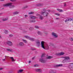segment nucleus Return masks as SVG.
<instances>
[{
	"instance_id": "19",
	"label": "nucleus",
	"mask_w": 73,
	"mask_h": 73,
	"mask_svg": "<svg viewBox=\"0 0 73 73\" xmlns=\"http://www.w3.org/2000/svg\"><path fill=\"white\" fill-rule=\"evenodd\" d=\"M35 71L36 72H40L41 71V69H35Z\"/></svg>"
},
{
	"instance_id": "21",
	"label": "nucleus",
	"mask_w": 73,
	"mask_h": 73,
	"mask_svg": "<svg viewBox=\"0 0 73 73\" xmlns=\"http://www.w3.org/2000/svg\"><path fill=\"white\" fill-rule=\"evenodd\" d=\"M50 72H51V73H56V70H51L50 71Z\"/></svg>"
},
{
	"instance_id": "40",
	"label": "nucleus",
	"mask_w": 73,
	"mask_h": 73,
	"mask_svg": "<svg viewBox=\"0 0 73 73\" xmlns=\"http://www.w3.org/2000/svg\"><path fill=\"white\" fill-rule=\"evenodd\" d=\"M16 0H10L11 1H15Z\"/></svg>"
},
{
	"instance_id": "2",
	"label": "nucleus",
	"mask_w": 73,
	"mask_h": 73,
	"mask_svg": "<svg viewBox=\"0 0 73 73\" xmlns=\"http://www.w3.org/2000/svg\"><path fill=\"white\" fill-rule=\"evenodd\" d=\"M4 7H9L10 8H12L15 7V6L12 5V3H7L3 5Z\"/></svg>"
},
{
	"instance_id": "22",
	"label": "nucleus",
	"mask_w": 73,
	"mask_h": 73,
	"mask_svg": "<svg viewBox=\"0 0 73 73\" xmlns=\"http://www.w3.org/2000/svg\"><path fill=\"white\" fill-rule=\"evenodd\" d=\"M29 40H31V41H35V39L33 38H31V37H30Z\"/></svg>"
},
{
	"instance_id": "5",
	"label": "nucleus",
	"mask_w": 73,
	"mask_h": 73,
	"mask_svg": "<svg viewBox=\"0 0 73 73\" xmlns=\"http://www.w3.org/2000/svg\"><path fill=\"white\" fill-rule=\"evenodd\" d=\"M40 13L41 15H43L44 16L46 17V16H47L48 15V13H46V12H41Z\"/></svg>"
},
{
	"instance_id": "39",
	"label": "nucleus",
	"mask_w": 73,
	"mask_h": 73,
	"mask_svg": "<svg viewBox=\"0 0 73 73\" xmlns=\"http://www.w3.org/2000/svg\"><path fill=\"white\" fill-rule=\"evenodd\" d=\"M44 54H42L41 56V58H42V57H44Z\"/></svg>"
},
{
	"instance_id": "56",
	"label": "nucleus",
	"mask_w": 73,
	"mask_h": 73,
	"mask_svg": "<svg viewBox=\"0 0 73 73\" xmlns=\"http://www.w3.org/2000/svg\"><path fill=\"white\" fill-rule=\"evenodd\" d=\"M31 49H32V50H33V49H32V48H31Z\"/></svg>"
},
{
	"instance_id": "53",
	"label": "nucleus",
	"mask_w": 73,
	"mask_h": 73,
	"mask_svg": "<svg viewBox=\"0 0 73 73\" xmlns=\"http://www.w3.org/2000/svg\"><path fill=\"white\" fill-rule=\"evenodd\" d=\"M28 6H27L26 7H25V8H27Z\"/></svg>"
},
{
	"instance_id": "52",
	"label": "nucleus",
	"mask_w": 73,
	"mask_h": 73,
	"mask_svg": "<svg viewBox=\"0 0 73 73\" xmlns=\"http://www.w3.org/2000/svg\"><path fill=\"white\" fill-rule=\"evenodd\" d=\"M1 1H4V0H1Z\"/></svg>"
},
{
	"instance_id": "50",
	"label": "nucleus",
	"mask_w": 73,
	"mask_h": 73,
	"mask_svg": "<svg viewBox=\"0 0 73 73\" xmlns=\"http://www.w3.org/2000/svg\"><path fill=\"white\" fill-rule=\"evenodd\" d=\"M33 60L34 59H35V57H33L32 58Z\"/></svg>"
},
{
	"instance_id": "28",
	"label": "nucleus",
	"mask_w": 73,
	"mask_h": 73,
	"mask_svg": "<svg viewBox=\"0 0 73 73\" xmlns=\"http://www.w3.org/2000/svg\"><path fill=\"white\" fill-rule=\"evenodd\" d=\"M18 13H19V12L16 11L14 13L13 15H17V14H18Z\"/></svg>"
},
{
	"instance_id": "18",
	"label": "nucleus",
	"mask_w": 73,
	"mask_h": 73,
	"mask_svg": "<svg viewBox=\"0 0 73 73\" xmlns=\"http://www.w3.org/2000/svg\"><path fill=\"white\" fill-rule=\"evenodd\" d=\"M53 58V56H48L46 57V58L47 59H51V58Z\"/></svg>"
},
{
	"instance_id": "14",
	"label": "nucleus",
	"mask_w": 73,
	"mask_h": 73,
	"mask_svg": "<svg viewBox=\"0 0 73 73\" xmlns=\"http://www.w3.org/2000/svg\"><path fill=\"white\" fill-rule=\"evenodd\" d=\"M56 10L58 11L59 12H64V11L62 9H57Z\"/></svg>"
},
{
	"instance_id": "32",
	"label": "nucleus",
	"mask_w": 73,
	"mask_h": 73,
	"mask_svg": "<svg viewBox=\"0 0 73 73\" xmlns=\"http://www.w3.org/2000/svg\"><path fill=\"white\" fill-rule=\"evenodd\" d=\"M33 13H34V12H30L29 13V15H31V14H33Z\"/></svg>"
},
{
	"instance_id": "46",
	"label": "nucleus",
	"mask_w": 73,
	"mask_h": 73,
	"mask_svg": "<svg viewBox=\"0 0 73 73\" xmlns=\"http://www.w3.org/2000/svg\"><path fill=\"white\" fill-rule=\"evenodd\" d=\"M71 41H73V38H71Z\"/></svg>"
},
{
	"instance_id": "58",
	"label": "nucleus",
	"mask_w": 73,
	"mask_h": 73,
	"mask_svg": "<svg viewBox=\"0 0 73 73\" xmlns=\"http://www.w3.org/2000/svg\"><path fill=\"white\" fill-rule=\"evenodd\" d=\"M6 57V56H5V57Z\"/></svg>"
},
{
	"instance_id": "44",
	"label": "nucleus",
	"mask_w": 73,
	"mask_h": 73,
	"mask_svg": "<svg viewBox=\"0 0 73 73\" xmlns=\"http://www.w3.org/2000/svg\"><path fill=\"white\" fill-rule=\"evenodd\" d=\"M6 58L5 57V59H3V61H5V59Z\"/></svg>"
},
{
	"instance_id": "35",
	"label": "nucleus",
	"mask_w": 73,
	"mask_h": 73,
	"mask_svg": "<svg viewBox=\"0 0 73 73\" xmlns=\"http://www.w3.org/2000/svg\"><path fill=\"white\" fill-rule=\"evenodd\" d=\"M34 67H37V66H38V65L37 64H35L34 65Z\"/></svg>"
},
{
	"instance_id": "20",
	"label": "nucleus",
	"mask_w": 73,
	"mask_h": 73,
	"mask_svg": "<svg viewBox=\"0 0 73 73\" xmlns=\"http://www.w3.org/2000/svg\"><path fill=\"white\" fill-rule=\"evenodd\" d=\"M62 66V64H59L56 65V67H60Z\"/></svg>"
},
{
	"instance_id": "1",
	"label": "nucleus",
	"mask_w": 73,
	"mask_h": 73,
	"mask_svg": "<svg viewBox=\"0 0 73 73\" xmlns=\"http://www.w3.org/2000/svg\"><path fill=\"white\" fill-rule=\"evenodd\" d=\"M41 46L42 48L44 49H45L46 50H49V47L48 46V45L46 44L45 46H44V42L42 41L41 42Z\"/></svg>"
},
{
	"instance_id": "57",
	"label": "nucleus",
	"mask_w": 73,
	"mask_h": 73,
	"mask_svg": "<svg viewBox=\"0 0 73 73\" xmlns=\"http://www.w3.org/2000/svg\"><path fill=\"white\" fill-rule=\"evenodd\" d=\"M63 58H64V57H62V58H63Z\"/></svg>"
},
{
	"instance_id": "47",
	"label": "nucleus",
	"mask_w": 73,
	"mask_h": 73,
	"mask_svg": "<svg viewBox=\"0 0 73 73\" xmlns=\"http://www.w3.org/2000/svg\"><path fill=\"white\" fill-rule=\"evenodd\" d=\"M3 14V13H0V15H1Z\"/></svg>"
},
{
	"instance_id": "13",
	"label": "nucleus",
	"mask_w": 73,
	"mask_h": 73,
	"mask_svg": "<svg viewBox=\"0 0 73 73\" xmlns=\"http://www.w3.org/2000/svg\"><path fill=\"white\" fill-rule=\"evenodd\" d=\"M7 44H8L9 45H10V46H11V45H13L12 42L9 41H8L7 42Z\"/></svg>"
},
{
	"instance_id": "45",
	"label": "nucleus",
	"mask_w": 73,
	"mask_h": 73,
	"mask_svg": "<svg viewBox=\"0 0 73 73\" xmlns=\"http://www.w3.org/2000/svg\"><path fill=\"white\" fill-rule=\"evenodd\" d=\"M3 68H0V70H3Z\"/></svg>"
},
{
	"instance_id": "59",
	"label": "nucleus",
	"mask_w": 73,
	"mask_h": 73,
	"mask_svg": "<svg viewBox=\"0 0 73 73\" xmlns=\"http://www.w3.org/2000/svg\"><path fill=\"white\" fill-rule=\"evenodd\" d=\"M50 73L51 72H50Z\"/></svg>"
},
{
	"instance_id": "33",
	"label": "nucleus",
	"mask_w": 73,
	"mask_h": 73,
	"mask_svg": "<svg viewBox=\"0 0 73 73\" xmlns=\"http://www.w3.org/2000/svg\"><path fill=\"white\" fill-rule=\"evenodd\" d=\"M43 11H43L44 12H47V11H46V9H43Z\"/></svg>"
},
{
	"instance_id": "48",
	"label": "nucleus",
	"mask_w": 73,
	"mask_h": 73,
	"mask_svg": "<svg viewBox=\"0 0 73 73\" xmlns=\"http://www.w3.org/2000/svg\"><path fill=\"white\" fill-rule=\"evenodd\" d=\"M31 60L29 61V63H31Z\"/></svg>"
},
{
	"instance_id": "15",
	"label": "nucleus",
	"mask_w": 73,
	"mask_h": 73,
	"mask_svg": "<svg viewBox=\"0 0 73 73\" xmlns=\"http://www.w3.org/2000/svg\"><path fill=\"white\" fill-rule=\"evenodd\" d=\"M72 19L71 18H68L65 21V23H66L68 21H71Z\"/></svg>"
},
{
	"instance_id": "27",
	"label": "nucleus",
	"mask_w": 73,
	"mask_h": 73,
	"mask_svg": "<svg viewBox=\"0 0 73 73\" xmlns=\"http://www.w3.org/2000/svg\"><path fill=\"white\" fill-rule=\"evenodd\" d=\"M39 19H40V20H42V19H44V17H42V16H40L39 17Z\"/></svg>"
},
{
	"instance_id": "11",
	"label": "nucleus",
	"mask_w": 73,
	"mask_h": 73,
	"mask_svg": "<svg viewBox=\"0 0 73 73\" xmlns=\"http://www.w3.org/2000/svg\"><path fill=\"white\" fill-rule=\"evenodd\" d=\"M36 45H37L38 47H39L40 45V41L38 40L36 41Z\"/></svg>"
},
{
	"instance_id": "31",
	"label": "nucleus",
	"mask_w": 73,
	"mask_h": 73,
	"mask_svg": "<svg viewBox=\"0 0 73 73\" xmlns=\"http://www.w3.org/2000/svg\"><path fill=\"white\" fill-rule=\"evenodd\" d=\"M7 20H8V18H5V19H3V21H7Z\"/></svg>"
},
{
	"instance_id": "29",
	"label": "nucleus",
	"mask_w": 73,
	"mask_h": 73,
	"mask_svg": "<svg viewBox=\"0 0 73 73\" xmlns=\"http://www.w3.org/2000/svg\"><path fill=\"white\" fill-rule=\"evenodd\" d=\"M38 35H42V33L40 31H38Z\"/></svg>"
},
{
	"instance_id": "38",
	"label": "nucleus",
	"mask_w": 73,
	"mask_h": 73,
	"mask_svg": "<svg viewBox=\"0 0 73 73\" xmlns=\"http://www.w3.org/2000/svg\"><path fill=\"white\" fill-rule=\"evenodd\" d=\"M25 18H27V17H28V15H25Z\"/></svg>"
},
{
	"instance_id": "36",
	"label": "nucleus",
	"mask_w": 73,
	"mask_h": 73,
	"mask_svg": "<svg viewBox=\"0 0 73 73\" xmlns=\"http://www.w3.org/2000/svg\"><path fill=\"white\" fill-rule=\"evenodd\" d=\"M42 5V4H39L38 5V6H39V7H40Z\"/></svg>"
},
{
	"instance_id": "54",
	"label": "nucleus",
	"mask_w": 73,
	"mask_h": 73,
	"mask_svg": "<svg viewBox=\"0 0 73 73\" xmlns=\"http://www.w3.org/2000/svg\"><path fill=\"white\" fill-rule=\"evenodd\" d=\"M1 36H0V38H1Z\"/></svg>"
},
{
	"instance_id": "23",
	"label": "nucleus",
	"mask_w": 73,
	"mask_h": 73,
	"mask_svg": "<svg viewBox=\"0 0 73 73\" xmlns=\"http://www.w3.org/2000/svg\"><path fill=\"white\" fill-rule=\"evenodd\" d=\"M4 32L5 34H8V30H5L4 31Z\"/></svg>"
},
{
	"instance_id": "7",
	"label": "nucleus",
	"mask_w": 73,
	"mask_h": 73,
	"mask_svg": "<svg viewBox=\"0 0 73 73\" xmlns=\"http://www.w3.org/2000/svg\"><path fill=\"white\" fill-rule=\"evenodd\" d=\"M52 35L54 38H57L58 37V35H57V34H56L54 33H52Z\"/></svg>"
},
{
	"instance_id": "12",
	"label": "nucleus",
	"mask_w": 73,
	"mask_h": 73,
	"mask_svg": "<svg viewBox=\"0 0 73 73\" xmlns=\"http://www.w3.org/2000/svg\"><path fill=\"white\" fill-rule=\"evenodd\" d=\"M7 44H8L9 45H10V46H11V45H13L12 42L9 41H8L7 42Z\"/></svg>"
},
{
	"instance_id": "30",
	"label": "nucleus",
	"mask_w": 73,
	"mask_h": 73,
	"mask_svg": "<svg viewBox=\"0 0 73 73\" xmlns=\"http://www.w3.org/2000/svg\"><path fill=\"white\" fill-rule=\"evenodd\" d=\"M35 28H36V29H38L39 28V27L37 26H35Z\"/></svg>"
},
{
	"instance_id": "34",
	"label": "nucleus",
	"mask_w": 73,
	"mask_h": 73,
	"mask_svg": "<svg viewBox=\"0 0 73 73\" xmlns=\"http://www.w3.org/2000/svg\"><path fill=\"white\" fill-rule=\"evenodd\" d=\"M55 15H56V16H60V14L58 13H56Z\"/></svg>"
},
{
	"instance_id": "9",
	"label": "nucleus",
	"mask_w": 73,
	"mask_h": 73,
	"mask_svg": "<svg viewBox=\"0 0 73 73\" xmlns=\"http://www.w3.org/2000/svg\"><path fill=\"white\" fill-rule=\"evenodd\" d=\"M30 18L31 19H37V17L34 15H30Z\"/></svg>"
},
{
	"instance_id": "41",
	"label": "nucleus",
	"mask_w": 73,
	"mask_h": 73,
	"mask_svg": "<svg viewBox=\"0 0 73 73\" xmlns=\"http://www.w3.org/2000/svg\"><path fill=\"white\" fill-rule=\"evenodd\" d=\"M9 36L10 37H12L13 36V35H9Z\"/></svg>"
},
{
	"instance_id": "43",
	"label": "nucleus",
	"mask_w": 73,
	"mask_h": 73,
	"mask_svg": "<svg viewBox=\"0 0 73 73\" xmlns=\"http://www.w3.org/2000/svg\"><path fill=\"white\" fill-rule=\"evenodd\" d=\"M66 3H64V7H66Z\"/></svg>"
},
{
	"instance_id": "16",
	"label": "nucleus",
	"mask_w": 73,
	"mask_h": 73,
	"mask_svg": "<svg viewBox=\"0 0 73 73\" xmlns=\"http://www.w3.org/2000/svg\"><path fill=\"white\" fill-rule=\"evenodd\" d=\"M7 51L10 52H13V50L11 49L7 48Z\"/></svg>"
},
{
	"instance_id": "6",
	"label": "nucleus",
	"mask_w": 73,
	"mask_h": 73,
	"mask_svg": "<svg viewBox=\"0 0 73 73\" xmlns=\"http://www.w3.org/2000/svg\"><path fill=\"white\" fill-rule=\"evenodd\" d=\"M64 54V52H60L57 53L56 54V56H62Z\"/></svg>"
},
{
	"instance_id": "26",
	"label": "nucleus",
	"mask_w": 73,
	"mask_h": 73,
	"mask_svg": "<svg viewBox=\"0 0 73 73\" xmlns=\"http://www.w3.org/2000/svg\"><path fill=\"white\" fill-rule=\"evenodd\" d=\"M22 41H23V42H24L25 43H27V40H25L24 39H22Z\"/></svg>"
},
{
	"instance_id": "55",
	"label": "nucleus",
	"mask_w": 73,
	"mask_h": 73,
	"mask_svg": "<svg viewBox=\"0 0 73 73\" xmlns=\"http://www.w3.org/2000/svg\"><path fill=\"white\" fill-rule=\"evenodd\" d=\"M62 62L64 63V61H62Z\"/></svg>"
},
{
	"instance_id": "4",
	"label": "nucleus",
	"mask_w": 73,
	"mask_h": 73,
	"mask_svg": "<svg viewBox=\"0 0 73 73\" xmlns=\"http://www.w3.org/2000/svg\"><path fill=\"white\" fill-rule=\"evenodd\" d=\"M64 62H68L69 61L68 60L70 59L69 56H64Z\"/></svg>"
},
{
	"instance_id": "24",
	"label": "nucleus",
	"mask_w": 73,
	"mask_h": 73,
	"mask_svg": "<svg viewBox=\"0 0 73 73\" xmlns=\"http://www.w3.org/2000/svg\"><path fill=\"white\" fill-rule=\"evenodd\" d=\"M24 37L25 38H27L28 40H29V38H30V37L27 36H25Z\"/></svg>"
},
{
	"instance_id": "3",
	"label": "nucleus",
	"mask_w": 73,
	"mask_h": 73,
	"mask_svg": "<svg viewBox=\"0 0 73 73\" xmlns=\"http://www.w3.org/2000/svg\"><path fill=\"white\" fill-rule=\"evenodd\" d=\"M68 67L70 70H73V63L68 64Z\"/></svg>"
},
{
	"instance_id": "51",
	"label": "nucleus",
	"mask_w": 73,
	"mask_h": 73,
	"mask_svg": "<svg viewBox=\"0 0 73 73\" xmlns=\"http://www.w3.org/2000/svg\"><path fill=\"white\" fill-rule=\"evenodd\" d=\"M57 19H59V18H56V20H57Z\"/></svg>"
},
{
	"instance_id": "10",
	"label": "nucleus",
	"mask_w": 73,
	"mask_h": 73,
	"mask_svg": "<svg viewBox=\"0 0 73 73\" xmlns=\"http://www.w3.org/2000/svg\"><path fill=\"white\" fill-rule=\"evenodd\" d=\"M17 45L18 46H24V44L23 42H19V44H17Z\"/></svg>"
},
{
	"instance_id": "17",
	"label": "nucleus",
	"mask_w": 73,
	"mask_h": 73,
	"mask_svg": "<svg viewBox=\"0 0 73 73\" xmlns=\"http://www.w3.org/2000/svg\"><path fill=\"white\" fill-rule=\"evenodd\" d=\"M10 58L11 59V61H12V62H14V61H15V59L13 58V57H10Z\"/></svg>"
},
{
	"instance_id": "8",
	"label": "nucleus",
	"mask_w": 73,
	"mask_h": 73,
	"mask_svg": "<svg viewBox=\"0 0 73 73\" xmlns=\"http://www.w3.org/2000/svg\"><path fill=\"white\" fill-rule=\"evenodd\" d=\"M39 61L40 62H43V63H45V62H46V60H45V59L44 58H40L39 59Z\"/></svg>"
},
{
	"instance_id": "42",
	"label": "nucleus",
	"mask_w": 73,
	"mask_h": 73,
	"mask_svg": "<svg viewBox=\"0 0 73 73\" xmlns=\"http://www.w3.org/2000/svg\"><path fill=\"white\" fill-rule=\"evenodd\" d=\"M36 16H40V14H36Z\"/></svg>"
},
{
	"instance_id": "37",
	"label": "nucleus",
	"mask_w": 73,
	"mask_h": 73,
	"mask_svg": "<svg viewBox=\"0 0 73 73\" xmlns=\"http://www.w3.org/2000/svg\"><path fill=\"white\" fill-rule=\"evenodd\" d=\"M35 20L31 21V23H35Z\"/></svg>"
},
{
	"instance_id": "25",
	"label": "nucleus",
	"mask_w": 73,
	"mask_h": 73,
	"mask_svg": "<svg viewBox=\"0 0 73 73\" xmlns=\"http://www.w3.org/2000/svg\"><path fill=\"white\" fill-rule=\"evenodd\" d=\"M48 45L49 46H53V44L51 43H49L48 44Z\"/></svg>"
},
{
	"instance_id": "49",
	"label": "nucleus",
	"mask_w": 73,
	"mask_h": 73,
	"mask_svg": "<svg viewBox=\"0 0 73 73\" xmlns=\"http://www.w3.org/2000/svg\"><path fill=\"white\" fill-rule=\"evenodd\" d=\"M50 10H48V12H50Z\"/></svg>"
}]
</instances>
